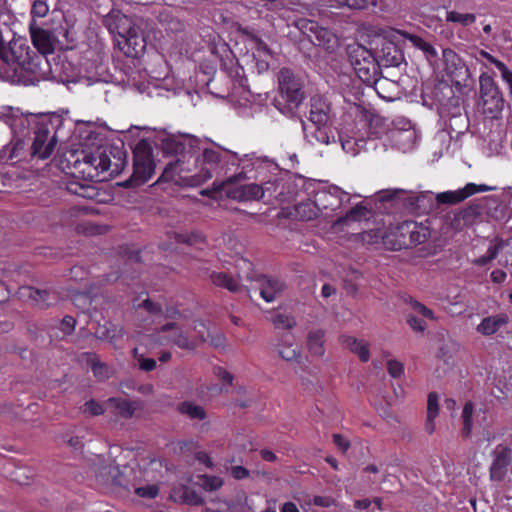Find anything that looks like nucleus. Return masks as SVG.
Wrapping results in <instances>:
<instances>
[{
  "label": "nucleus",
  "mask_w": 512,
  "mask_h": 512,
  "mask_svg": "<svg viewBox=\"0 0 512 512\" xmlns=\"http://www.w3.org/2000/svg\"><path fill=\"white\" fill-rule=\"evenodd\" d=\"M143 138L132 149L133 173L130 175V187L146 183L154 174L155 162L152 145L160 146L165 155L185 156L191 153L193 146L186 139L175 136H161L155 129L143 127Z\"/></svg>",
  "instance_id": "obj_1"
},
{
  "label": "nucleus",
  "mask_w": 512,
  "mask_h": 512,
  "mask_svg": "<svg viewBox=\"0 0 512 512\" xmlns=\"http://www.w3.org/2000/svg\"><path fill=\"white\" fill-rule=\"evenodd\" d=\"M430 234L429 227L409 220L389 226L381 237L384 239L385 248L397 251L426 242Z\"/></svg>",
  "instance_id": "obj_2"
},
{
  "label": "nucleus",
  "mask_w": 512,
  "mask_h": 512,
  "mask_svg": "<svg viewBox=\"0 0 512 512\" xmlns=\"http://www.w3.org/2000/svg\"><path fill=\"white\" fill-rule=\"evenodd\" d=\"M63 124V118L58 114H48L40 117L34 124V139L30 147V156L41 160L49 158L58 143L57 131Z\"/></svg>",
  "instance_id": "obj_3"
},
{
  "label": "nucleus",
  "mask_w": 512,
  "mask_h": 512,
  "mask_svg": "<svg viewBox=\"0 0 512 512\" xmlns=\"http://www.w3.org/2000/svg\"><path fill=\"white\" fill-rule=\"evenodd\" d=\"M105 26L114 36L113 59L115 67L127 75L126 58L128 52V17L120 12L112 11L104 20Z\"/></svg>",
  "instance_id": "obj_4"
},
{
  "label": "nucleus",
  "mask_w": 512,
  "mask_h": 512,
  "mask_svg": "<svg viewBox=\"0 0 512 512\" xmlns=\"http://www.w3.org/2000/svg\"><path fill=\"white\" fill-rule=\"evenodd\" d=\"M14 72L18 75V80L24 85H35L42 80L56 78L60 75L59 63L51 64L48 56L33 51L24 66L19 71L14 68Z\"/></svg>",
  "instance_id": "obj_5"
},
{
  "label": "nucleus",
  "mask_w": 512,
  "mask_h": 512,
  "mask_svg": "<svg viewBox=\"0 0 512 512\" xmlns=\"http://www.w3.org/2000/svg\"><path fill=\"white\" fill-rule=\"evenodd\" d=\"M479 85L483 113L489 118L498 119L505 105V99L499 85L494 77L488 73L480 75Z\"/></svg>",
  "instance_id": "obj_6"
},
{
  "label": "nucleus",
  "mask_w": 512,
  "mask_h": 512,
  "mask_svg": "<svg viewBox=\"0 0 512 512\" xmlns=\"http://www.w3.org/2000/svg\"><path fill=\"white\" fill-rule=\"evenodd\" d=\"M347 55L357 76L364 82H371L378 75V62L375 51L367 49L359 43L347 46Z\"/></svg>",
  "instance_id": "obj_7"
},
{
  "label": "nucleus",
  "mask_w": 512,
  "mask_h": 512,
  "mask_svg": "<svg viewBox=\"0 0 512 512\" xmlns=\"http://www.w3.org/2000/svg\"><path fill=\"white\" fill-rule=\"evenodd\" d=\"M278 88L281 98L290 109L297 108L304 99V79L290 68L283 67L279 70Z\"/></svg>",
  "instance_id": "obj_8"
},
{
  "label": "nucleus",
  "mask_w": 512,
  "mask_h": 512,
  "mask_svg": "<svg viewBox=\"0 0 512 512\" xmlns=\"http://www.w3.org/2000/svg\"><path fill=\"white\" fill-rule=\"evenodd\" d=\"M295 26L310 42L328 52H334L339 46V38L330 29L320 26L314 20L301 18L295 21Z\"/></svg>",
  "instance_id": "obj_9"
},
{
  "label": "nucleus",
  "mask_w": 512,
  "mask_h": 512,
  "mask_svg": "<svg viewBox=\"0 0 512 512\" xmlns=\"http://www.w3.org/2000/svg\"><path fill=\"white\" fill-rule=\"evenodd\" d=\"M445 64L444 72L452 84L461 86L470 77V71L462 57L453 49L445 48L442 52Z\"/></svg>",
  "instance_id": "obj_10"
},
{
  "label": "nucleus",
  "mask_w": 512,
  "mask_h": 512,
  "mask_svg": "<svg viewBox=\"0 0 512 512\" xmlns=\"http://www.w3.org/2000/svg\"><path fill=\"white\" fill-rule=\"evenodd\" d=\"M236 267L244 270V274L239 272L237 274V279L233 278L229 274L225 272H216L213 271L210 274L211 282L218 287L225 288L230 292H237L240 289V281L242 280H253L252 272H253V263L246 259H239Z\"/></svg>",
  "instance_id": "obj_11"
},
{
  "label": "nucleus",
  "mask_w": 512,
  "mask_h": 512,
  "mask_svg": "<svg viewBox=\"0 0 512 512\" xmlns=\"http://www.w3.org/2000/svg\"><path fill=\"white\" fill-rule=\"evenodd\" d=\"M375 57L378 62V71L381 67H398L404 61L401 48L393 41L386 38L378 40L375 48Z\"/></svg>",
  "instance_id": "obj_12"
},
{
  "label": "nucleus",
  "mask_w": 512,
  "mask_h": 512,
  "mask_svg": "<svg viewBox=\"0 0 512 512\" xmlns=\"http://www.w3.org/2000/svg\"><path fill=\"white\" fill-rule=\"evenodd\" d=\"M314 201L321 211L336 210L349 201L348 194L336 185L322 186L314 193Z\"/></svg>",
  "instance_id": "obj_13"
},
{
  "label": "nucleus",
  "mask_w": 512,
  "mask_h": 512,
  "mask_svg": "<svg viewBox=\"0 0 512 512\" xmlns=\"http://www.w3.org/2000/svg\"><path fill=\"white\" fill-rule=\"evenodd\" d=\"M97 165L99 172L109 171L110 175L118 174L123 170L126 164V153L119 150L117 147H111L108 151L107 148L97 147Z\"/></svg>",
  "instance_id": "obj_14"
},
{
  "label": "nucleus",
  "mask_w": 512,
  "mask_h": 512,
  "mask_svg": "<svg viewBox=\"0 0 512 512\" xmlns=\"http://www.w3.org/2000/svg\"><path fill=\"white\" fill-rule=\"evenodd\" d=\"M495 190H497L496 186L469 182L463 188L438 193L436 200L439 204L455 205L477 193Z\"/></svg>",
  "instance_id": "obj_15"
},
{
  "label": "nucleus",
  "mask_w": 512,
  "mask_h": 512,
  "mask_svg": "<svg viewBox=\"0 0 512 512\" xmlns=\"http://www.w3.org/2000/svg\"><path fill=\"white\" fill-rule=\"evenodd\" d=\"M510 461L511 449L502 445L497 446L490 466V478L492 481L500 482L504 480Z\"/></svg>",
  "instance_id": "obj_16"
},
{
  "label": "nucleus",
  "mask_w": 512,
  "mask_h": 512,
  "mask_svg": "<svg viewBox=\"0 0 512 512\" xmlns=\"http://www.w3.org/2000/svg\"><path fill=\"white\" fill-rule=\"evenodd\" d=\"M482 212V204L471 202L454 214L451 227L455 230H462L464 227L471 226L480 218Z\"/></svg>",
  "instance_id": "obj_17"
},
{
  "label": "nucleus",
  "mask_w": 512,
  "mask_h": 512,
  "mask_svg": "<svg viewBox=\"0 0 512 512\" xmlns=\"http://www.w3.org/2000/svg\"><path fill=\"white\" fill-rule=\"evenodd\" d=\"M22 290V294L32 300L34 305L40 309H47L59 300L58 292L52 288L40 289L28 286Z\"/></svg>",
  "instance_id": "obj_18"
},
{
  "label": "nucleus",
  "mask_w": 512,
  "mask_h": 512,
  "mask_svg": "<svg viewBox=\"0 0 512 512\" xmlns=\"http://www.w3.org/2000/svg\"><path fill=\"white\" fill-rule=\"evenodd\" d=\"M222 162V155L215 149L206 148L201 154V170L196 175L197 182L203 183L213 177L214 172L217 170L219 164Z\"/></svg>",
  "instance_id": "obj_19"
},
{
  "label": "nucleus",
  "mask_w": 512,
  "mask_h": 512,
  "mask_svg": "<svg viewBox=\"0 0 512 512\" xmlns=\"http://www.w3.org/2000/svg\"><path fill=\"white\" fill-rule=\"evenodd\" d=\"M331 105L321 96H314L310 100L309 123L312 125H327L331 118Z\"/></svg>",
  "instance_id": "obj_20"
},
{
  "label": "nucleus",
  "mask_w": 512,
  "mask_h": 512,
  "mask_svg": "<svg viewBox=\"0 0 512 512\" xmlns=\"http://www.w3.org/2000/svg\"><path fill=\"white\" fill-rule=\"evenodd\" d=\"M30 36L34 47L38 50L37 54L53 55L57 46L51 37L50 29H44L31 24Z\"/></svg>",
  "instance_id": "obj_21"
},
{
  "label": "nucleus",
  "mask_w": 512,
  "mask_h": 512,
  "mask_svg": "<svg viewBox=\"0 0 512 512\" xmlns=\"http://www.w3.org/2000/svg\"><path fill=\"white\" fill-rule=\"evenodd\" d=\"M50 33L58 49L69 50L75 46L76 39L72 25L64 17L57 27L50 30Z\"/></svg>",
  "instance_id": "obj_22"
},
{
  "label": "nucleus",
  "mask_w": 512,
  "mask_h": 512,
  "mask_svg": "<svg viewBox=\"0 0 512 512\" xmlns=\"http://www.w3.org/2000/svg\"><path fill=\"white\" fill-rule=\"evenodd\" d=\"M230 198L237 201L259 200L264 197L263 188L255 183L234 187L227 191Z\"/></svg>",
  "instance_id": "obj_23"
},
{
  "label": "nucleus",
  "mask_w": 512,
  "mask_h": 512,
  "mask_svg": "<svg viewBox=\"0 0 512 512\" xmlns=\"http://www.w3.org/2000/svg\"><path fill=\"white\" fill-rule=\"evenodd\" d=\"M509 320V316L506 313L487 316L477 325L476 331L484 336H491L507 325Z\"/></svg>",
  "instance_id": "obj_24"
},
{
  "label": "nucleus",
  "mask_w": 512,
  "mask_h": 512,
  "mask_svg": "<svg viewBox=\"0 0 512 512\" xmlns=\"http://www.w3.org/2000/svg\"><path fill=\"white\" fill-rule=\"evenodd\" d=\"M302 128L305 138L311 144H314L315 142L320 144H329L330 136L328 124L320 126L302 121Z\"/></svg>",
  "instance_id": "obj_25"
},
{
  "label": "nucleus",
  "mask_w": 512,
  "mask_h": 512,
  "mask_svg": "<svg viewBox=\"0 0 512 512\" xmlns=\"http://www.w3.org/2000/svg\"><path fill=\"white\" fill-rule=\"evenodd\" d=\"M260 283V296L266 302H272L275 300L276 295L283 290V283L278 279L269 278L267 276H261L258 279Z\"/></svg>",
  "instance_id": "obj_26"
},
{
  "label": "nucleus",
  "mask_w": 512,
  "mask_h": 512,
  "mask_svg": "<svg viewBox=\"0 0 512 512\" xmlns=\"http://www.w3.org/2000/svg\"><path fill=\"white\" fill-rule=\"evenodd\" d=\"M341 343L351 352L357 354L362 362H367L369 360L370 351L367 342L358 340L352 336L343 335L341 336Z\"/></svg>",
  "instance_id": "obj_27"
},
{
  "label": "nucleus",
  "mask_w": 512,
  "mask_h": 512,
  "mask_svg": "<svg viewBox=\"0 0 512 512\" xmlns=\"http://www.w3.org/2000/svg\"><path fill=\"white\" fill-rule=\"evenodd\" d=\"M125 331L123 328L116 330V329H109L105 328L104 330H99L96 332V337L102 340H108L109 343L115 348V349H123L126 344V339L124 338Z\"/></svg>",
  "instance_id": "obj_28"
},
{
  "label": "nucleus",
  "mask_w": 512,
  "mask_h": 512,
  "mask_svg": "<svg viewBox=\"0 0 512 512\" xmlns=\"http://www.w3.org/2000/svg\"><path fill=\"white\" fill-rule=\"evenodd\" d=\"M318 209L314 199L302 201L295 205V216L302 221H310L318 217Z\"/></svg>",
  "instance_id": "obj_29"
},
{
  "label": "nucleus",
  "mask_w": 512,
  "mask_h": 512,
  "mask_svg": "<svg viewBox=\"0 0 512 512\" xmlns=\"http://www.w3.org/2000/svg\"><path fill=\"white\" fill-rule=\"evenodd\" d=\"M96 478L101 484L122 485L118 474V467L112 465H103L96 471Z\"/></svg>",
  "instance_id": "obj_30"
},
{
  "label": "nucleus",
  "mask_w": 512,
  "mask_h": 512,
  "mask_svg": "<svg viewBox=\"0 0 512 512\" xmlns=\"http://www.w3.org/2000/svg\"><path fill=\"white\" fill-rule=\"evenodd\" d=\"M324 335L325 332L322 329H317L309 332L307 337V346L312 355H324Z\"/></svg>",
  "instance_id": "obj_31"
},
{
  "label": "nucleus",
  "mask_w": 512,
  "mask_h": 512,
  "mask_svg": "<svg viewBox=\"0 0 512 512\" xmlns=\"http://www.w3.org/2000/svg\"><path fill=\"white\" fill-rule=\"evenodd\" d=\"M247 37L248 44L252 51V57L273 58L271 49L261 38L253 33H248Z\"/></svg>",
  "instance_id": "obj_32"
},
{
  "label": "nucleus",
  "mask_w": 512,
  "mask_h": 512,
  "mask_svg": "<svg viewBox=\"0 0 512 512\" xmlns=\"http://www.w3.org/2000/svg\"><path fill=\"white\" fill-rule=\"evenodd\" d=\"M73 158L72 167L74 171L72 174H80L83 178L93 179L95 177V173H93V168L89 166L83 157H81L80 152L76 151L71 154Z\"/></svg>",
  "instance_id": "obj_33"
},
{
  "label": "nucleus",
  "mask_w": 512,
  "mask_h": 512,
  "mask_svg": "<svg viewBox=\"0 0 512 512\" xmlns=\"http://www.w3.org/2000/svg\"><path fill=\"white\" fill-rule=\"evenodd\" d=\"M177 410L181 414L189 416L191 419L204 420L206 418L204 408L190 401L181 402L178 405Z\"/></svg>",
  "instance_id": "obj_34"
},
{
  "label": "nucleus",
  "mask_w": 512,
  "mask_h": 512,
  "mask_svg": "<svg viewBox=\"0 0 512 512\" xmlns=\"http://www.w3.org/2000/svg\"><path fill=\"white\" fill-rule=\"evenodd\" d=\"M108 409L116 417H128V400L111 397L106 401Z\"/></svg>",
  "instance_id": "obj_35"
},
{
  "label": "nucleus",
  "mask_w": 512,
  "mask_h": 512,
  "mask_svg": "<svg viewBox=\"0 0 512 512\" xmlns=\"http://www.w3.org/2000/svg\"><path fill=\"white\" fill-rule=\"evenodd\" d=\"M473 413H474V405L471 401L465 403L462 411V422L463 427L461 430V434L463 438H468L471 435L473 428Z\"/></svg>",
  "instance_id": "obj_36"
},
{
  "label": "nucleus",
  "mask_w": 512,
  "mask_h": 512,
  "mask_svg": "<svg viewBox=\"0 0 512 512\" xmlns=\"http://www.w3.org/2000/svg\"><path fill=\"white\" fill-rule=\"evenodd\" d=\"M446 21L467 27L475 23L476 15L474 13H460L455 10H450L446 12Z\"/></svg>",
  "instance_id": "obj_37"
},
{
  "label": "nucleus",
  "mask_w": 512,
  "mask_h": 512,
  "mask_svg": "<svg viewBox=\"0 0 512 512\" xmlns=\"http://www.w3.org/2000/svg\"><path fill=\"white\" fill-rule=\"evenodd\" d=\"M198 484L205 491L212 492L220 489L223 486V480L218 476L204 474L198 476Z\"/></svg>",
  "instance_id": "obj_38"
},
{
  "label": "nucleus",
  "mask_w": 512,
  "mask_h": 512,
  "mask_svg": "<svg viewBox=\"0 0 512 512\" xmlns=\"http://www.w3.org/2000/svg\"><path fill=\"white\" fill-rule=\"evenodd\" d=\"M52 59L54 61V64L59 63L60 75L57 76L55 79H59L61 81L68 80L72 76L74 71L72 64L61 55L53 56Z\"/></svg>",
  "instance_id": "obj_39"
},
{
  "label": "nucleus",
  "mask_w": 512,
  "mask_h": 512,
  "mask_svg": "<svg viewBox=\"0 0 512 512\" xmlns=\"http://www.w3.org/2000/svg\"><path fill=\"white\" fill-rule=\"evenodd\" d=\"M177 241L189 245L200 246L205 243V236L199 231L181 233L177 235Z\"/></svg>",
  "instance_id": "obj_40"
},
{
  "label": "nucleus",
  "mask_w": 512,
  "mask_h": 512,
  "mask_svg": "<svg viewBox=\"0 0 512 512\" xmlns=\"http://www.w3.org/2000/svg\"><path fill=\"white\" fill-rule=\"evenodd\" d=\"M130 48L132 47V50H130V58H137L139 59L141 54L145 51L146 43L143 38L139 39L137 36L133 34V30L130 27Z\"/></svg>",
  "instance_id": "obj_41"
},
{
  "label": "nucleus",
  "mask_w": 512,
  "mask_h": 512,
  "mask_svg": "<svg viewBox=\"0 0 512 512\" xmlns=\"http://www.w3.org/2000/svg\"><path fill=\"white\" fill-rule=\"evenodd\" d=\"M91 368L94 373V376L100 380L108 379L110 376V369L108 365L101 362L99 359H96L95 355L91 361Z\"/></svg>",
  "instance_id": "obj_42"
},
{
  "label": "nucleus",
  "mask_w": 512,
  "mask_h": 512,
  "mask_svg": "<svg viewBox=\"0 0 512 512\" xmlns=\"http://www.w3.org/2000/svg\"><path fill=\"white\" fill-rule=\"evenodd\" d=\"M272 322L277 329H291L295 326L296 321L294 317L278 313L272 318Z\"/></svg>",
  "instance_id": "obj_43"
},
{
  "label": "nucleus",
  "mask_w": 512,
  "mask_h": 512,
  "mask_svg": "<svg viewBox=\"0 0 512 512\" xmlns=\"http://www.w3.org/2000/svg\"><path fill=\"white\" fill-rule=\"evenodd\" d=\"M31 471L26 467H15L10 472V477L13 481L20 485H28L29 479L32 477V474H28Z\"/></svg>",
  "instance_id": "obj_44"
},
{
  "label": "nucleus",
  "mask_w": 512,
  "mask_h": 512,
  "mask_svg": "<svg viewBox=\"0 0 512 512\" xmlns=\"http://www.w3.org/2000/svg\"><path fill=\"white\" fill-rule=\"evenodd\" d=\"M477 61L486 60L488 63L493 64L500 72V74L508 67L504 62L500 61L492 54L485 50H479L475 55Z\"/></svg>",
  "instance_id": "obj_45"
},
{
  "label": "nucleus",
  "mask_w": 512,
  "mask_h": 512,
  "mask_svg": "<svg viewBox=\"0 0 512 512\" xmlns=\"http://www.w3.org/2000/svg\"><path fill=\"white\" fill-rule=\"evenodd\" d=\"M133 308H143L151 315H160L162 313V307L160 304L151 301L149 298L143 300L141 303H137L134 299L132 301Z\"/></svg>",
  "instance_id": "obj_46"
},
{
  "label": "nucleus",
  "mask_w": 512,
  "mask_h": 512,
  "mask_svg": "<svg viewBox=\"0 0 512 512\" xmlns=\"http://www.w3.org/2000/svg\"><path fill=\"white\" fill-rule=\"evenodd\" d=\"M183 501L190 505H201L203 504L202 497L193 489L183 486L182 488Z\"/></svg>",
  "instance_id": "obj_47"
},
{
  "label": "nucleus",
  "mask_w": 512,
  "mask_h": 512,
  "mask_svg": "<svg viewBox=\"0 0 512 512\" xmlns=\"http://www.w3.org/2000/svg\"><path fill=\"white\" fill-rule=\"evenodd\" d=\"M172 343L181 349L194 350L196 347L195 342L181 331L174 336Z\"/></svg>",
  "instance_id": "obj_48"
},
{
  "label": "nucleus",
  "mask_w": 512,
  "mask_h": 512,
  "mask_svg": "<svg viewBox=\"0 0 512 512\" xmlns=\"http://www.w3.org/2000/svg\"><path fill=\"white\" fill-rule=\"evenodd\" d=\"M368 209L362 205L357 204L355 207L351 208L345 215V220H352V221H361L363 218H365L368 214Z\"/></svg>",
  "instance_id": "obj_49"
},
{
  "label": "nucleus",
  "mask_w": 512,
  "mask_h": 512,
  "mask_svg": "<svg viewBox=\"0 0 512 512\" xmlns=\"http://www.w3.org/2000/svg\"><path fill=\"white\" fill-rule=\"evenodd\" d=\"M384 235V230L380 229H371L369 231H366L362 235L363 241L369 243V244H383L384 245V239L381 237Z\"/></svg>",
  "instance_id": "obj_50"
},
{
  "label": "nucleus",
  "mask_w": 512,
  "mask_h": 512,
  "mask_svg": "<svg viewBox=\"0 0 512 512\" xmlns=\"http://www.w3.org/2000/svg\"><path fill=\"white\" fill-rule=\"evenodd\" d=\"M409 304L411 305L412 309L422 315L423 317L430 319V320H436V317L434 315V312L429 309L427 306L422 304L421 302L410 298Z\"/></svg>",
  "instance_id": "obj_51"
},
{
  "label": "nucleus",
  "mask_w": 512,
  "mask_h": 512,
  "mask_svg": "<svg viewBox=\"0 0 512 512\" xmlns=\"http://www.w3.org/2000/svg\"><path fill=\"white\" fill-rule=\"evenodd\" d=\"M499 251H500V245L499 244H495V245L490 246L487 249L485 255L479 257L476 260V264L479 265V266L487 265L488 263H490L492 260H494L497 257Z\"/></svg>",
  "instance_id": "obj_52"
},
{
  "label": "nucleus",
  "mask_w": 512,
  "mask_h": 512,
  "mask_svg": "<svg viewBox=\"0 0 512 512\" xmlns=\"http://www.w3.org/2000/svg\"><path fill=\"white\" fill-rule=\"evenodd\" d=\"M439 414L438 394L430 392L427 398V415L436 418Z\"/></svg>",
  "instance_id": "obj_53"
},
{
  "label": "nucleus",
  "mask_w": 512,
  "mask_h": 512,
  "mask_svg": "<svg viewBox=\"0 0 512 512\" xmlns=\"http://www.w3.org/2000/svg\"><path fill=\"white\" fill-rule=\"evenodd\" d=\"M181 160L177 158L175 162H170L164 168L161 176L157 180V182H169L174 180L176 168Z\"/></svg>",
  "instance_id": "obj_54"
},
{
  "label": "nucleus",
  "mask_w": 512,
  "mask_h": 512,
  "mask_svg": "<svg viewBox=\"0 0 512 512\" xmlns=\"http://www.w3.org/2000/svg\"><path fill=\"white\" fill-rule=\"evenodd\" d=\"M67 189L69 192L79 195L81 197H93V195L90 194V191H93V188L90 186H84L79 183H70Z\"/></svg>",
  "instance_id": "obj_55"
},
{
  "label": "nucleus",
  "mask_w": 512,
  "mask_h": 512,
  "mask_svg": "<svg viewBox=\"0 0 512 512\" xmlns=\"http://www.w3.org/2000/svg\"><path fill=\"white\" fill-rule=\"evenodd\" d=\"M135 493L139 497L153 499L158 496L159 488L157 485H147L144 487L136 488Z\"/></svg>",
  "instance_id": "obj_56"
},
{
  "label": "nucleus",
  "mask_w": 512,
  "mask_h": 512,
  "mask_svg": "<svg viewBox=\"0 0 512 512\" xmlns=\"http://www.w3.org/2000/svg\"><path fill=\"white\" fill-rule=\"evenodd\" d=\"M500 250L503 251L502 259L505 265L512 266V237L503 243H499Z\"/></svg>",
  "instance_id": "obj_57"
},
{
  "label": "nucleus",
  "mask_w": 512,
  "mask_h": 512,
  "mask_svg": "<svg viewBox=\"0 0 512 512\" xmlns=\"http://www.w3.org/2000/svg\"><path fill=\"white\" fill-rule=\"evenodd\" d=\"M105 408L103 406L96 402L95 400L91 399L84 404V412L89 413L92 416H98L105 412Z\"/></svg>",
  "instance_id": "obj_58"
},
{
  "label": "nucleus",
  "mask_w": 512,
  "mask_h": 512,
  "mask_svg": "<svg viewBox=\"0 0 512 512\" xmlns=\"http://www.w3.org/2000/svg\"><path fill=\"white\" fill-rule=\"evenodd\" d=\"M48 11L49 7L45 1L35 0L32 5L31 14L33 17H44Z\"/></svg>",
  "instance_id": "obj_59"
},
{
  "label": "nucleus",
  "mask_w": 512,
  "mask_h": 512,
  "mask_svg": "<svg viewBox=\"0 0 512 512\" xmlns=\"http://www.w3.org/2000/svg\"><path fill=\"white\" fill-rule=\"evenodd\" d=\"M75 326H76V319L70 315H66L63 317V319L61 321L60 330L65 335H71L75 330Z\"/></svg>",
  "instance_id": "obj_60"
},
{
  "label": "nucleus",
  "mask_w": 512,
  "mask_h": 512,
  "mask_svg": "<svg viewBox=\"0 0 512 512\" xmlns=\"http://www.w3.org/2000/svg\"><path fill=\"white\" fill-rule=\"evenodd\" d=\"M387 371L391 377L398 378L404 372V365L397 360H389L387 362Z\"/></svg>",
  "instance_id": "obj_61"
},
{
  "label": "nucleus",
  "mask_w": 512,
  "mask_h": 512,
  "mask_svg": "<svg viewBox=\"0 0 512 512\" xmlns=\"http://www.w3.org/2000/svg\"><path fill=\"white\" fill-rule=\"evenodd\" d=\"M25 146H26V143L24 140L22 139H17L11 149H10V152H9V155H8V158L9 159H20L21 156H22V152L24 151L25 149Z\"/></svg>",
  "instance_id": "obj_62"
},
{
  "label": "nucleus",
  "mask_w": 512,
  "mask_h": 512,
  "mask_svg": "<svg viewBox=\"0 0 512 512\" xmlns=\"http://www.w3.org/2000/svg\"><path fill=\"white\" fill-rule=\"evenodd\" d=\"M407 323L416 332H423L427 327L423 319L412 314L407 316Z\"/></svg>",
  "instance_id": "obj_63"
},
{
  "label": "nucleus",
  "mask_w": 512,
  "mask_h": 512,
  "mask_svg": "<svg viewBox=\"0 0 512 512\" xmlns=\"http://www.w3.org/2000/svg\"><path fill=\"white\" fill-rule=\"evenodd\" d=\"M356 116L360 118V121H363L365 125H371L373 121V113L366 109L362 105H356Z\"/></svg>",
  "instance_id": "obj_64"
}]
</instances>
